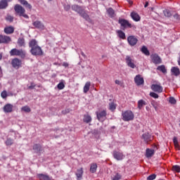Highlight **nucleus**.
I'll list each match as a JSON object with an SVG mask.
<instances>
[{"label": "nucleus", "mask_w": 180, "mask_h": 180, "mask_svg": "<svg viewBox=\"0 0 180 180\" xmlns=\"http://www.w3.org/2000/svg\"><path fill=\"white\" fill-rule=\"evenodd\" d=\"M151 105H152V106L154 108V109H155V110H157V109H158L157 103H156L155 101H152V102H151Z\"/></svg>", "instance_id": "09e8293b"}, {"label": "nucleus", "mask_w": 180, "mask_h": 180, "mask_svg": "<svg viewBox=\"0 0 180 180\" xmlns=\"http://www.w3.org/2000/svg\"><path fill=\"white\" fill-rule=\"evenodd\" d=\"M4 77V73L2 72V68L0 66V78H2Z\"/></svg>", "instance_id": "6e6d98bb"}, {"label": "nucleus", "mask_w": 180, "mask_h": 180, "mask_svg": "<svg viewBox=\"0 0 180 180\" xmlns=\"http://www.w3.org/2000/svg\"><path fill=\"white\" fill-rule=\"evenodd\" d=\"M17 44L19 46V47H25L26 46V42L25 41V38L20 37L18 38L17 41Z\"/></svg>", "instance_id": "5701e85b"}, {"label": "nucleus", "mask_w": 180, "mask_h": 180, "mask_svg": "<svg viewBox=\"0 0 180 180\" xmlns=\"http://www.w3.org/2000/svg\"><path fill=\"white\" fill-rule=\"evenodd\" d=\"M122 116L124 122H131V120H134V113L130 110L123 111Z\"/></svg>", "instance_id": "20e7f679"}, {"label": "nucleus", "mask_w": 180, "mask_h": 180, "mask_svg": "<svg viewBox=\"0 0 180 180\" xmlns=\"http://www.w3.org/2000/svg\"><path fill=\"white\" fill-rule=\"evenodd\" d=\"M115 84H117V85H120V81L119 80H115Z\"/></svg>", "instance_id": "4d7b16f0"}, {"label": "nucleus", "mask_w": 180, "mask_h": 180, "mask_svg": "<svg viewBox=\"0 0 180 180\" xmlns=\"http://www.w3.org/2000/svg\"><path fill=\"white\" fill-rule=\"evenodd\" d=\"M57 88L58 89H64V88H65V84H64L63 82H60L58 85H57Z\"/></svg>", "instance_id": "a19ab883"}, {"label": "nucleus", "mask_w": 180, "mask_h": 180, "mask_svg": "<svg viewBox=\"0 0 180 180\" xmlns=\"http://www.w3.org/2000/svg\"><path fill=\"white\" fill-rule=\"evenodd\" d=\"M118 22L121 25L122 30H126V29H131V27H134V25H131V23L126 19H120Z\"/></svg>", "instance_id": "39448f33"}, {"label": "nucleus", "mask_w": 180, "mask_h": 180, "mask_svg": "<svg viewBox=\"0 0 180 180\" xmlns=\"http://www.w3.org/2000/svg\"><path fill=\"white\" fill-rule=\"evenodd\" d=\"M27 86H28V89H34V87L36 86V84H34V82H31V85Z\"/></svg>", "instance_id": "8fccbe9b"}, {"label": "nucleus", "mask_w": 180, "mask_h": 180, "mask_svg": "<svg viewBox=\"0 0 180 180\" xmlns=\"http://www.w3.org/2000/svg\"><path fill=\"white\" fill-rule=\"evenodd\" d=\"M151 89L154 91V92H158V94H161L162 92V87L159 84H152Z\"/></svg>", "instance_id": "a211bd4d"}, {"label": "nucleus", "mask_w": 180, "mask_h": 180, "mask_svg": "<svg viewBox=\"0 0 180 180\" xmlns=\"http://www.w3.org/2000/svg\"><path fill=\"white\" fill-rule=\"evenodd\" d=\"M107 12H108V13L110 18H115V10H113V8H109L107 10Z\"/></svg>", "instance_id": "72a5a7b5"}, {"label": "nucleus", "mask_w": 180, "mask_h": 180, "mask_svg": "<svg viewBox=\"0 0 180 180\" xmlns=\"http://www.w3.org/2000/svg\"><path fill=\"white\" fill-rule=\"evenodd\" d=\"M97 169L98 165H96V163H92L90 166V172H91V174H95V172H96Z\"/></svg>", "instance_id": "a878e982"}, {"label": "nucleus", "mask_w": 180, "mask_h": 180, "mask_svg": "<svg viewBox=\"0 0 180 180\" xmlns=\"http://www.w3.org/2000/svg\"><path fill=\"white\" fill-rule=\"evenodd\" d=\"M129 4H130V5H133V1H129Z\"/></svg>", "instance_id": "e2e57ef3"}, {"label": "nucleus", "mask_w": 180, "mask_h": 180, "mask_svg": "<svg viewBox=\"0 0 180 180\" xmlns=\"http://www.w3.org/2000/svg\"><path fill=\"white\" fill-rule=\"evenodd\" d=\"M33 150L35 153H40L41 151V146L40 144H35L33 146Z\"/></svg>", "instance_id": "f704fd0d"}, {"label": "nucleus", "mask_w": 180, "mask_h": 180, "mask_svg": "<svg viewBox=\"0 0 180 180\" xmlns=\"http://www.w3.org/2000/svg\"><path fill=\"white\" fill-rule=\"evenodd\" d=\"M146 105H147V103L146 101H144V100L141 99V100H139L138 101V108L139 110H141L143 109V106H146Z\"/></svg>", "instance_id": "bb28decb"}, {"label": "nucleus", "mask_w": 180, "mask_h": 180, "mask_svg": "<svg viewBox=\"0 0 180 180\" xmlns=\"http://www.w3.org/2000/svg\"><path fill=\"white\" fill-rule=\"evenodd\" d=\"M109 110L113 112V110H116V104L115 103H109Z\"/></svg>", "instance_id": "ea45409f"}, {"label": "nucleus", "mask_w": 180, "mask_h": 180, "mask_svg": "<svg viewBox=\"0 0 180 180\" xmlns=\"http://www.w3.org/2000/svg\"><path fill=\"white\" fill-rule=\"evenodd\" d=\"M33 26H34V27H36V29H39L40 30H44V29L46 28L44 27V25H43V22L37 20L34 21V22H32Z\"/></svg>", "instance_id": "f3484780"}, {"label": "nucleus", "mask_w": 180, "mask_h": 180, "mask_svg": "<svg viewBox=\"0 0 180 180\" xmlns=\"http://www.w3.org/2000/svg\"><path fill=\"white\" fill-rule=\"evenodd\" d=\"M84 175V169L82 168L78 169L76 172V176L77 178H82Z\"/></svg>", "instance_id": "2f4dec72"}, {"label": "nucleus", "mask_w": 180, "mask_h": 180, "mask_svg": "<svg viewBox=\"0 0 180 180\" xmlns=\"http://www.w3.org/2000/svg\"><path fill=\"white\" fill-rule=\"evenodd\" d=\"M157 150H158L157 146H155L154 149L147 148L146 153V158H151V157L155 154V151H157Z\"/></svg>", "instance_id": "1a4fd4ad"}, {"label": "nucleus", "mask_w": 180, "mask_h": 180, "mask_svg": "<svg viewBox=\"0 0 180 180\" xmlns=\"http://www.w3.org/2000/svg\"><path fill=\"white\" fill-rule=\"evenodd\" d=\"M158 71H160L163 74H167V68H165V65H161L157 68Z\"/></svg>", "instance_id": "c756f323"}, {"label": "nucleus", "mask_w": 180, "mask_h": 180, "mask_svg": "<svg viewBox=\"0 0 180 180\" xmlns=\"http://www.w3.org/2000/svg\"><path fill=\"white\" fill-rule=\"evenodd\" d=\"M127 41L130 46H136V44H137V41H139V39H137L136 37L131 35L128 37Z\"/></svg>", "instance_id": "4468645a"}, {"label": "nucleus", "mask_w": 180, "mask_h": 180, "mask_svg": "<svg viewBox=\"0 0 180 180\" xmlns=\"http://www.w3.org/2000/svg\"><path fill=\"white\" fill-rule=\"evenodd\" d=\"M169 102L172 105H175V103H176V100L174 97H170L169 99Z\"/></svg>", "instance_id": "79ce46f5"}, {"label": "nucleus", "mask_w": 180, "mask_h": 180, "mask_svg": "<svg viewBox=\"0 0 180 180\" xmlns=\"http://www.w3.org/2000/svg\"><path fill=\"white\" fill-rule=\"evenodd\" d=\"M2 60V53H0V60Z\"/></svg>", "instance_id": "680f3d73"}, {"label": "nucleus", "mask_w": 180, "mask_h": 180, "mask_svg": "<svg viewBox=\"0 0 180 180\" xmlns=\"http://www.w3.org/2000/svg\"><path fill=\"white\" fill-rule=\"evenodd\" d=\"M1 98H3V99H6V98H7L8 96V93L6 92V91H3L1 94Z\"/></svg>", "instance_id": "a18cd8bd"}, {"label": "nucleus", "mask_w": 180, "mask_h": 180, "mask_svg": "<svg viewBox=\"0 0 180 180\" xmlns=\"http://www.w3.org/2000/svg\"><path fill=\"white\" fill-rule=\"evenodd\" d=\"M156 177H157V175L151 174L147 177V180H154V179H155Z\"/></svg>", "instance_id": "49530a36"}, {"label": "nucleus", "mask_w": 180, "mask_h": 180, "mask_svg": "<svg viewBox=\"0 0 180 180\" xmlns=\"http://www.w3.org/2000/svg\"><path fill=\"white\" fill-rule=\"evenodd\" d=\"M117 34L120 39H122V40H124L126 39V34L122 30H117Z\"/></svg>", "instance_id": "cd10ccee"}, {"label": "nucleus", "mask_w": 180, "mask_h": 180, "mask_svg": "<svg viewBox=\"0 0 180 180\" xmlns=\"http://www.w3.org/2000/svg\"><path fill=\"white\" fill-rule=\"evenodd\" d=\"M70 8H71V6H70V5H66V6H65V9L66 11H70Z\"/></svg>", "instance_id": "5fc2aeb1"}, {"label": "nucleus", "mask_w": 180, "mask_h": 180, "mask_svg": "<svg viewBox=\"0 0 180 180\" xmlns=\"http://www.w3.org/2000/svg\"><path fill=\"white\" fill-rule=\"evenodd\" d=\"M11 64L13 68H16L18 70V68H20V67H22V60L18 58H15L13 59Z\"/></svg>", "instance_id": "f8f14e48"}, {"label": "nucleus", "mask_w": 180, "mask_h": 180, "mask_svg": "<svg viewBox=\"0 0 180 180\" xmlns=\"http://www.w3.org/2000/svg\"><path fill=\"white\" fill-rule=\"evenodd\" d=\"M147 6H148V2L146 1L145 5H144V8H147Z\"/></svg>", "instance_id": "13d9d810"}, {"label": "nucleus", "mask_w": 180, "mask_h": 180, "mask_svg": "<svg viewBox=\"0 0 180 180\" xmlns=\"http://www.w3.org/2000/svg\"><path fill=\"white\" fill-rule=\"evenodd\" d=\"M20 4H21V5H23V6H25V8H26L27 9H32V5L30 4H29V2H27V1L26 0H18Z\"/></svg>", "instance_id": "412c9836"}, {"label": "nucleus", "mask_w": 180, "mask_h": 180, "mask_svg": "<svg viewBox=\"0 0 180 180\" xmlns=\"http://www.w3.org/2000/svg\"><path fill=\"white\" fill-rule=\"evenodd\" d=\"M6 20L8 22H13V18L11 15H7L6 18Z\"/></svg>", "instance_id": "de8ad7c7"}, {"label": "nucleus", "mask_w": 180, "mask_h": 180, "mask_svg": "<svg viewBox=\"0 0 180 180\" xmlns=\"http://www.w3.org/2000/svg\"><path fill=\"white\" fill-rule=\"evenodd\" d=\"M125 61L128 67L130 68L134 69L136 68V64L134 63V60L131 58V57L127 56L125 58Z\"/></svg>", "instance_id": "6e6552de"}, {"label": "nucleus", "mask_w": 180, "mask_h": 180, "mask_svg": "<svg viewBox=\"0 0 180 180\" xmlns=\"http://www.w3.org/2000/svg\"><path fill=\"white\" fill-rule=\"evenodd\" d=\"M150 58L152 60V63H153V64H161V63H162V60L161 59V57H160V56H158V54L157 53H153L150 56Z\"/></svg>", "instance_id": "0eeeda50"}, {"label": "nucleus", "mask_w": 180, "mask_h": 180, "mask_svg": "<svg viewBox=\"0 0 180 180\" xmlns=\"http://www.w3.org/2000/svg\"><path fill=\"white\" fill-rule=\"evenodd\" d=\"M15 143V141L13 139L7 138V139L5 141V144L7 146H11Z\"/></svg>", "instance_id": "473e14b6"}, {"label": "nucleus", "mask_w": 180, "mask_h": 180, "mask_svg": "<svg viewBox=\"0 0 180 180\" xmlns=\"http://www.w3.org/2000/svg\"><path fill=\"white\" fill-rule=\"evenodd\" d=\"M141 139L143 140V141L146 143V144H148L150 141H153V136H151V134L146 132L142 134Z\"/></svg>", "instance_id": "9b49d317"}, {"label": "nucleus", "mask_w": 180, "mask_h": 180, "mask_svg": "<svg viewBox=\"0 0 180 180\" xmlns=\"http://www.w3.org/2000/svg\"><path fill=\"white\" fill-rule=\"evenodd\" d=\"M141 51L143 54H145V56H150V51H148V49H147L146 46H142Z\"/></svg>", "instance_id": "7c9ffc66"}, {"label": "nucleus", "mask_w": 180, "mask_h": 180, "mask_svg": "<svg viewBox=\"0 0 180 180\" xmlns=\"http://www.w3.org/2000/svg\"><path fill=\"white\" fill-rule=\"evenodd\" d=\"M21 110L22 112H25L26 113H30V112H31L30 107L27 105L22 107Z\"/></svg>", "instance_id": "4c0bfd02"}, {"label": "nucleus", "mask_w": 180, "mask_h": 180, "mask_svg": "<svg viewBox=\"0 0 180 180\" xmlns=\"http://www.w3.org/2000/svg\"><path fill=\"white\" fill-rule=\"evenodd\" d=\"M63 67H65V68H67V67H68V65H70L68 64V63L67 62H64L63 64H62Z\"/></svg>", "instance_id": "864d4df0"}, {"label": "nucleus", "mask_w": 180, "mask_h": 180, "mask_svg": "<svg viewBox=\"0 0 180 180\" xmlns=\"http://www.w3.org/2000/svg\"><path fill=\"white\" fill-rule=\"evenodd\" d=\"M10 56H17L21 58L26 57V51L22 49H13L10 51Z\"/></svg>", "instance_id": "423d86ee"}, {"label": "nucleus", "mask_w": 180, "mask_h": 180, "mask_svg": "<svg viewBox=\"0 0 180 180\" xmlns=\"http://www.w3.org/2000/svg\"><path fill=\"white\" fill-rule=\"evenodd\" d=\"M10 41H12L11 37L8 36L0 35V44H8V43H10Z\"/></svg>", "instance_id": "2eb2a0df"}, {"label": "nucleus", "mask_w": 180, "mask_h": 180, "mask_svg": "<svg viewBox=\"0 0 180 180\" xmlns=\"http://www.w3.org/2000/svg\"><path fill=\"white\" fill-rule=\"evenodd\" d=\"M174 147H176V148H178V147H179V144L177 143V145H174Z\"/></svg>", "instance_id": "052dcab7"}, {"label": "nucleus", "mask_w": 180, "mask_h": 180, "mask_svg": "<svg viewBox=\"0 0 180 180\" xmlns=\"http://www.w3.org/2000/svg\"><path fill=\"white\" fill-rule=\"evenodd\" d=\"M111 179L112 180H120V179H122V175H120V174H119V173H117L115 175L112 176Z\"/></svg>", "instance_id": "58836bf2"}, {"label": "nucleus", "mask_w": 180, "mask_h": 180, "mask_svg": "<svg viewBox=\"0 0 180 180\" xmlns=\"http://www.w3.org/2000/svg\"><path fill=\"white\" fill-rule=\"evenodd\" d=\"M49 1H51V0H49Z\"/></svg>", "instance_id": "0e129e2a"}, {"label": "nucleus", "mask_w": 180, "mask_h": 180, "mask_svg": "<svg viewBox=\"0 0 180 180\" xmlns=\"http://www.w3.org/2000/svg\"><path fill=\"white\" fill-rule=\"evenodd\" d=\"M173 143L174 146H178V139L176 136H174L173 139Z\"/></svg>", "instance_id": "3c124183"}, {"label": "nucleus", "mask_w": 180, "mask_h": 180, "mask_svg": "<svg viewBox=\"0 0 180 180\" xmlns=\"http://www.w3.org/2000/svg\"><path fill=\"white\" fill-rule=\"evenodd\" d=\"M14 11L16 15L22 16V18H25V19H29V15L26 14V10L20 4H15L14 6Z\"/></svg>", "instance_id": "7ed1b4c3"}, {"label": "nucleus", "mask_w": 180, "mask_h": 180, "mask_svg": "<svg viewBox=\"0 0 180 180\" xmlns=\"http://www.w3.org/2000/svg\"><path fill=\"white\" fill-rule=\"evenodd\" d=\"M174 19H176V20H179L180 18H179V15H178V13L174 14Z\"/></svg>", "instance_id": "603ef678"}, {"label": "nucleus", "mask_w": 180, "mask_h": 180, "mask_svg": "<svg viewBox=\"0 0 180 180\" xmlns=\"http://www.w3.org/2000/svg\"><path fill=\"white\" fill-rule=\"evenodd\" d=\"M84 122L85 123H90V122H92V117H91V115H85L84 117Z\"/></svg>", "instance_id": "c9c22d12"}, {"label": "nucleus", "mask_w": 180, "mask_h": 180, "mask_svg": "<svg viewBox=\"0 0 180 180\" xmlns=\"http://www.w3.org/2000/svg\"><path fill=\"white\" fill-rule=\"evenodd\" d=\"M171 72L175 77H178L180 75V71L178 67H172L171 69Z\"/></svg>", "instance_id": "4be33fe9"}, {"label": "nucleus", "mask_w": 180, "mask_h": 180, "mask_svg": "<svg viewBox=\"0 0 180 180\" xmlns=\"http://www.w3.org/2000/svg\"><path fill=\"white\" fill-rule=\"evenodd\" d=\"M12 0H1L0 1V9H6L8 8V3Z\"/></svg>", "instance_id": "6ab92c4d"}, {"label": "nucleus", "mask_w": 180, "mask_h": 180, "mask_svg": "<svg viewBox=\"0 0 180 180\" xmlns=\"http://www.w3.org/2000/svg\"><path fill=\"white\" fill-rule=\"evenodd\" d=\"M29 47L31 49L30 53L32 56H43V50L36 39L30 41Z\"/></svg>", "instance_id": "f257e3e1"}, {"label": "nucleus", "mask_w": 180, "mask_h": 180, "mask_svg": "<svg viewBox=\"0 0 180 180\" xmlns=\"http://www.w3.org/2000/svg\"><path fill=\"white\" fill-rule=\"evenodd\" d=\"M12 109H13V105L12 104H6L3 108L4 113H11Z\"/></svg>", "instance_id": "aec40b11"}, {"label": "nucleus", "mask_w": 180, "mask_h": 180, "mask_svg": "<svg viewBox=\"0 0 180 180\" xmlns=\"http://www.w3.org/2000/svg\"><path fill=\"white\" fill-rule=\"evenodd\" d=\"M106 115H107L106 110L97 112L96 116H97L98 120H99V122H103V120L106 119Z\"/></svg>", "instance_id": "9d476101"}, {"label": "nucleus", "mask_w": 180, "mask_h": 180, "mask_svg": "<svg viewBox=\"0 0 180 180\" xmlns=\"http://www.w3.org/2000/svg\"><path fill=\"white\" fill-rule=\"evenodd\" d=\"M163 13H164L165 16H166V18H171V16H172V13L168 9L164 10Z\"/></svg>", "instance_id": "e433bc0d"}, {"label": "nucleus", "mask_w": 180, "mask_h": 180, "mask_svg": "<svg viewBox=\"0 0 180 180\" xmlns=\"http://www.w3.org/2000/svg\"><path fill=\"white\" fill-rule=\"evenodd\" d=\"M113 157L117 160V161H122L123 158H124V155H123V153L114 150L113 151Z\"/></svg>", "instance_id": "ddd939ff"}, {"label": "nucleus", "mask_w": 180, "mask_h": 180, "mask_svg": "<svg viewBox=\"0 0 180 180\" xmlns=\"http://www.w3.org/2000/svg\"><path fill=\"white\" fill-rule=\"evenodd\" d=\"M134 82L138 86L143 85V84H144V79L143 77H141V75H137L134 77Z\"/></svg>", "instance_id": "dca6fc26"}, {"label": "nucleus", "mask_w": 180, "mask_h": 180, "mask_svg": "<svg viewBox=\"0 0 180 180\" xmlns=\"http://www.w3.org/2000/svg\"><path fill=\"white\" fill-rule=\"evenodd\" d=\"M89 88H91V82H86L84 88H83V92L84 94H86L88 91H89Z\"/></svg>", "instance_id": "c85d7f7f"}, {"label": "nucleus", "mask_w": 180, "mask_h": 180, "mask_svg": "<svg viewBox=\"0 0 180 180\" xmlns=\"http://www.w3.org/2000/svg\"><path fill=\"white\" fill-rule=\"evenodd\" d=\"M172 171H174L175 172H180V167L178 165L173 166Z\"/></svg>", "instance_id": "37998d69"}, {"label": "nucleus", "mask_w": 180, "mask_h": 180, "mask_svg": "<svg viewBox=\"0 0 180 180\" xmlns=\"http://www.w3.org/2000/svg\"><path fill=\"white\" fill-rule=\"evenodd\" d=\"M178 64L180 66V53H179V59H178Z\"/></svg>", "instance_id": "bf43d9fd"}, {"label": "nucleus", "mask_w": 180, "mask_h": 180, "mask_svg": "<svg viewBox=\"0 0 180 180\" xmlns=\"http://www.w3.org/2000/svg\"><path fill=\"white\" fill-rule=\"evenodd\" d=\"M150 96H151L152 98H154L155 99H158V98H159L158 94H157L155 92H150Z\"/></svg>", "instance_id": "c03bdc74"}, {"label": "nucleus", "mask_w": 180, "mask_h": 180, "mask_svg": "<svg viewBox=\"0 0 180 180\" xmlns=\"http://www.w3.org/2000/svg\"><path fill=\"white\" fill-rule=\"evenodd\" d=\"M15 32V28L12 26H9L4 28V32L6 34H12Z\"/></svg>", "instance_id": "b1692460"}, {"label": "nucleus", "mask_w": 180, "mask_h": 180, "mask_svg": "<svg viewBox=\"0 0 180 180\" xmlns=\"http://www.w3.org/2000/svg\"><path fill=\"white\" fill-rule=\"evenodd\" d=\"M72 11H75V12H77V13H79V15H80V16H82L83 19H85V20H86L89 23H92V20L89 18V15H88V13L85 12V8L82 6H79L77 4H75L72 6Z\"/></svg>", "instance_id": "f03ea898"}, {"label": "nucleus", "mask_w": 180, "mask_h": 180, "mask_svg": "<svg viewBox=\"0 0 180 180\" xmlns=\"http://www.w3.org/2000/svg\"><path fill=\"white\" fill-rule=\"evenodd\" d=\"M131 17L133 19V20H134L135 22L140 21V19H141L140 15L137 14V13L136 12L131 13Z\"/></svg>", "instance_id": "393cba45"}]
</instances>
